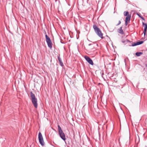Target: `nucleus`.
Wrapping results in <instances>:
<instances>
[{
	"label": "nucleus",
	"instance_id": "f257e3e1",
	"mask_svg": "<svg viewBox=\"0 0 147 147\" xmlns=\"http://www.w3.org/2000/svg\"><path fill=\"white\" fill-rule=\"evenodd\" d=\"M30 94L32 103L35 108H36L38 106L37 99L36 97L34 94L32 92H30Z\"/></svg>",
	"mask_w": 147,
	"mask_h": 147
},
{
	"label": "nucleus",
	"instance_id": "f03ea898",
	"mask_svg": "<svg viewBox=\"0 0 147 147\" xmlns=\"http://www.w3.org/2000/svg\"><path fill=\"white\" fill-rule=\"evenodd\" d=\"M93 28L95 32L98 36L101 38L102 39L103 38V37L102 36L103 34L100 29L95 25H93Z\"/></svg>",
	"mask_w": 147,
	"mask_h": 147
},
{
	"label": "nucleus",
	"instance_id": "7ed1b4c3",
	"mask_svg": "<svg viewBox=\"0 0 147 147\" xmlns=\"http://www.w3.org/2000/svg\"><path fill=\"white\" fill-rule=\"evenodd\" d=\"M59 135L61 138L65 142L66 138L65 134L62 130L61 128L59 125H58Z\"/></svg>",
	"mask_w": 147,
	"mask_h": 147
},
{
	"label": "nucleus",
	"instance_id": "20e7f679",
	"mask_svg": "<svg viewBox=\"0 0 147 147\" xmlns=\"http://www.w3.org/2000/svg\"><path fill=\"white\" fill-rule=\"evenodd\" d=\"M38 137L40 144L42 146H44V142L42 135L40 132L39 133Z\"/></svg>",
	"mask_w": 147,
	"mask_h": 147
},
{
	"label": "nucleus",
	"instance_id": "39448f33",
	"mask_svg": "<svg viewBox=\"0 0 147 147\" xmlns=\"http://www.w3.org/2000/svg\"><path fill=\"white\" fill-rule=\"evenodd\" d=\"M84 58L89 64L91 65H93L94 63L92 60L89 57L87 56H85Z\"/></svg>",
	"mask_w": 147,
	"mask_h": 147
},
{
	"label": "nucleus",
	"instance_id": "423d86ee",
	"mask_svg": "<svg viewBox=\"0 0 147 147\" xmlns=\"http://www.w3.org/2000/svg\"><path fill=\"white\" fill-rule=\"evenodd\" d=\"M131 18V15H128L126 17L125 19V25L126 26H127V25L128 23H129Z\"/></svg>",
	"mask_w": 147,
	"mask_h": 147
},
{
	"label": "nucleus",
	"instance_id": "0eeeda50",
	"mask_svg": "<svg viewBox=\"0 0 147 147\" xmlns=\"http://www.w3.org/2000/svg\"><path fill=\"white\" fill-rule=\"evenodd\" d=\"M142 25L143 26H144V36H145L146 34L147 30V24H146L144 23V22H142Z\"/></svg>",
	"mask_w": 147,
	"mask_h": 147
},
{
	"label": "nucleus",
	"instance_id": "6e6552de",
	"mask_svg": "<svg viewBox=\"0 0 147 147\" xmlns=\"http://www.w3.org/2000/svg\"><path fill=\"white\" fill-rule=\"evenodd\" d=\"M47 42V44L48 47L50 49H51L52 47L53 44L51 40L49 41H48Z\"/></svg>",
	"mask_w": 147,
	"mask_h": 147
},
{
	"label": "nucleus",
	"instance_id": "1a4fd4ad",
	"mask_svg": "<svg viewBox=\"0 0 147 147\" xmlns=\"http://www.w3.org/2000/svg\"><path fill=\"white\" fill-rule=\"evenodd\" d=\"M118 32L121 34H123L124 33L122 29V27H120L118 30Z\"/></svg>",
	"mask_w": 147,
	"mask_h": 147
},
{
	"label": "nucleus",
	"instance_id": "9d476101",
	"mask_svg": "<svg viewBox=\"0 0 147 147\" xmlns=\"http://www.w3.org/2000/svg\"><path fill=\"white\" fill-rule=\"evenodd\" d=\"M58 59L59 61L60 65L61 66H63V64L60 57L58 56Z\"/></svg>",
	"mask_w": 147,
	"mask_h": 147
},
{
	"label": "nucleus",
	"instance_id": "9b49d317",
	"mask_svg": "<svg viewBox=\"0 0 147 147\" xmlns=\"http://www.w3.org/2000/svg\"><path fill=\"white\" fill-rule=\"evenodd\" d=\"M45 37H46V42H47L48 41H49L51 40L49 37V36H48L46 34H45Z\"/></svg>",
	"mask_w": 147,
	"mask_h": 147
},
{
	"label": "nucleus",
	"instance_id": "f8f14e48",
	"mask_svg": "<svg viewBox=\"0 0 147 147\" xmlns=\"http://www.w3.org/2000/svg\"><path fill=\"white\" fill-rule=\"evenodd\" d=\"M143 54V53L142 52H136V55L138 57L140 56L141 55Z\"/></svg>",
	"mask_w": 147,
	"mask_h": 147
},
{
	"label": "nucleus",
	"instance_id": "ddd939ff",
	"mask_svg": "<svg viewBox=\"0 0 147 147\" xmlns=\"http://www.w3.org/2000/svg\"><path fill=\"white\" fill-rule=\"evenodd\" d=\"M129 12L127 11H125L124 12L123 14L125 16H127L129 14Z\"/></svg>",
	"mask_w": 147,
	"mask_h": 147
},
{
	"label": "nucleus",
	"instance_id": "4468645a",
	"mask_svg": "<svg viewBox=\"0 0 147 147\" xmlns=\"http://www.w3.org/2000/svg\"><path fill=\"white\" fill-rule=\"evenodd\" d=\"M138 45H139L142 44L143 42V41H139L137 42Z\"/></svg>",
	"mask_w": 147,
	"mask_h": 147
},
{
	"label": "nucleus",
	"instance_id": "2eb2a0df",
	"mask_svg": "<svg viewBox=\"0 0 147 147\" xmlns=\"http://www.w3.org/2000/svg\"><path fill=\"white\" fill-rule=\"evenodd\" d=\"M137 45H138L137 44V42H135V43L132 44V45H131V46H132V47H134V46H136Z\"/></svg>",
	"mask_w": 147,
	"mask_h": 147
},
{
	"label": "nucleus",
	"instance_id": "dca6fc26",
	"mask_svg": "<svg viewBox=\"0 0 147 147\" xmlns=\"http://www.w3.org/2000/svg\"><path fill=\"white\" fill-rule=\"evenodd\" d=\"M122 42L123 43H125V42H130V41H129V40H124V41H122Z\"/></svg>",
	"mask_w": 147,
	"mask_h": 147
},
{
	"label": "nucleus",
	"instance_id": "f3484780",
	"mask_svg": "<svg viewBox=\"0 0 147 147\" xmlns=\"http://www.w3.org/2000/svg\"><path fill=\"white\" fill-rule=\"evenodd\" d=\"M121 23V21L120 20H119V21L118 23L117 24L116 26H117L119 25V24H120Z\"/></svg>",
	"mask_w": 147,
	"mask_h": 147
},
{
	"label": "nucleus",
	"instance_id": "a211bd4d",
	"mask_svg": "<svg viewBox=\"0 0 147 147\" xmlns=\"http://www.w3.org/2000/svg\"><path fill=\"white\" fill-rule=\"evenodd\" d=\"M142 20H145V19H144L141 16V17H140Z\"/></svg>",
	"mask_w": 147,
	"mask_h": 147
},
{
	"label": "nucleus",
	"instance_id": "6ab92c4d",
	"mask_svg": "<svg viewBox=\"0 0 147 147\" xmlns=\"http://www.w3.org/2000/svg\"><path fill=\"white\" fill-rule=\"evenodd\" d=\"M137 15L140 18L141 17V16L139 14H138V13H137Z\"/></svg>",
	"mask_w": 147,
	"mask_h": 147
},
{
	"label": "nucleus",
	"instance_id": "aec40b11",
	"mask_svg": "<svg viewBox=\"0 0 147 147\" xmlns=\"http://www.w3.org/2000/svg\"><path fill=\"white\" fill-rule=\"evenodd\" d=\"M145 67H147V64H145Z\"/></svg>",
	"mask_w": 147,
	"mask_h": 147
},
{
	"label": "nucleus",
	"instance_id": "412c9836",
	"mask_svg": "<svg viewBox=\"0 0 147 147\" xmlns=\"http://www.w3.org/2000/svg\"><path fill=\"white\" fill-rule=\"evenodd\" d=\"M89 46L91 45V44H89L88 45Z\"/></svg>",
	"mask_w": 147,
	"mask_h": 147
}]
</instances>
